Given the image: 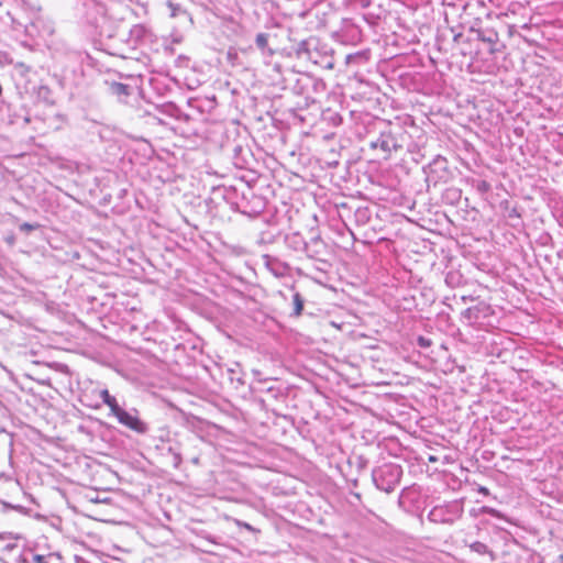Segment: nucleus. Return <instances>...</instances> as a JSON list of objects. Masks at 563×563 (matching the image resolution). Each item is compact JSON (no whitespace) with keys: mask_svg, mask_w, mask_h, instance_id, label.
<instances>
[{"mask_svg":"<svg viewBox=\"0 0 563 563\" xmlns=\"http://www.w3.org/2000/svg\"><path fill=\"white\" fill-rule=\"evenodd\" d=\"M252 374L255 377V382L260 385H265L271 380H276V378L263 376V373L260 369H253Z\"/></svg>","mask_w":563,"mask_h":563,"instance_id":"obj_20","label":"nucleus"},{"mask_svg":"<svg viewBox=\"0 0 563 563\" xmlns=\"http://www.w3.org/2000/svg\"><path fill=\"white\" fill-rule=\"evenodd\" d=\"M451 32L453 33V41H454L455 43H459V42H460V40H461V38H462V36H463V35H462V33H461V32L455 33L453 29H451Z\"/></svg>","mask_w":563,"mask_h":563,"instance_id":"obj_28","label":"nucleus"},{"mask_svg":"<svg viewBox=\"0 0 563 563\" xmlns=\"http://www.w3.org/2000/svg\"><path fill=\"white\" fill-rule=\"evenodd\" d=\"M427 174V183H432L434 186L439 183H448L451 177V170L449 168V162L445 157L437 155L427 167H424Z\"/></svg>","mask_w":563,"mask_h":563,"instance_id":"obj_7","label":"nucleus"},{"mask_svg":"<svg viewBox=\"0 0 563 563\" xmlns=\"http://www.w3.org/2000/svg\"><path fill=\"white\" fill-rule=\"evenodd\" d=\"M417 344L422 349H428L431 346L432 341L429 338H426L423 335H419L417 339Z\"/></svg>","mask_w":563,"mask_h":563,"instance_id":"obj_23","label":"nucleus"},{"mask_svg":"<svg viewBox=\"0 0 563 563\" xmlns=\"http://www.w3.org/2000/svg\"><path fill=\"white\" fill-rule=\"evenodd\" d=\"M478 492H479V493H482V494H484V495H488V494H489L488 488L483 487V486H482V487H479Z\"/></svg>","mask_w":563,"mask_h":563,"instance_id":"obj_30","label":"nucleus"},{"mask_svg":"<svg viewBox=\"0 0 563 563\" xmlns=\"http://www.w3.org/2000/svg\"><path fill=\"white\" fill-rule=\"evenodd\" d=\"M363 59V54L356 53V54H350L346 56V64H352L354 62Z\"/></svg>","mask_w":563,"mask_h":563,"instance_id":"obj_25","label":"nucleus"},{"mask_svg":"<svg viewBox=\"0 0 563 563\" xmlns=\"http://www.w3.org/2000/svg\"><path fill=\"white\" fill-rule=\"evenodd\" d=\"M113 92L117 95H129V87L121 82H114L112 85Z\"/></svg>","mask_w":563,"mask_h":563,"instance_id":"obj_22","label":"nucleus"},{"mask_svg":"<svg viewBox=\"0 0 563 563\" xmlns=\"http://www.w3.org/2000/svg\"><path fill=\"white\" fill-rule=\"evenodd\" d=\"M244 527L249 530H252V527L249 523H244Z\"/></svg>","mask_w":563,"mask_h":563,"instance_id":"obj_36","label":"nucleus"},{"mask_svg":"<svg viewBox=\"0 0 563 563\" xmlns=\"http://www.w3.org/2000/svg\"><path fill=\"white\" fill-rule=\"evenodd\" d=\"M177 349H178V351L181 349L184 352H186V350H187L186 345L179 344V343L177 345Z\"/></svg>","mask_w":563,"mask_h":563,"instance_id":"obj_33","label":"nucleus"},{"mask_svg":"<svg viewBox=\"0 0 563 563\" xmlns=\"http://www.w3.org/2000/svg\"><path fill=\"white\" fill-rule=\"evenodd\" d=\"M189 64V58L178 56V87L183 85L188 90H195L205 81V74Z\"/></svg>","mask_w":563,"mask_h":563,"instance_id":"obj_4","label":"nucleus"},{"mask_svg":"<svg viewBox=\"0 0 563 563\" xmlns=\"http://www.w3.org/2000/svg\"><path fill=\"white\" fill-rule=\"evenodd\" d=\"M303 303H305V300H303L302 296L299 292H295L292 295V306H294L292 316L299 317L301 314L302 309H303Z\"/></svg>","mask_w":563,"mask_h":563,"instance_id":"obj_14","label":"nucleus"},{"mask_svg":"<svg viewBox=\"0 0 563 563\" xmlns=\"http://www.w3.org/2000/svg\"><path fill=\"white\" fill-rule=\"evenodd\" d=\"M197 128L181 130L180 136L188 141L189 145L178 144V147H184L186 151L183 153L181 158L186 165H194L195 163L201 161L203 154L199 148V144L201 143V137L198 135Z\"/></svg>","mask_w":563,"mask_h":563,"instance_id":"obj_5","label":"nucleus"},{"mask_svg":"<svg viewBox=\"0 0 563 563\" xmlns=\"http://www.w3.org/2000/svg\"><path fill=\"white\" fill-rule=\"evenodd\" d=\"M184 222H185V224H186L187 227H190V224H189V223H188V221H187V218H184Z\"/></svg>","mask_w":563,"mask_h":563,"instance_id":"obj_37","label":"nucleus"},{"mask_svg":"<svg viewBox=\"0 0 563 563\" xmlns=\"http://www.w3.org/2000/svg\"><path fill=\"white\" fill-rule=\"evenodd\" d=\"M470 549H471L473 552L478 553V554H481V555L489 554V555H490V558H492V560H494V559H495V555H494L493 551H490V550L488 549V547H487L485 543H483V542L475 541V542H473L472 544H470Z\"/></svg>","mask_w":563,"mask_h":563,"instance_id":"obj_12","label":"nucleus"},{"mask_svg":"<svg viewBox=\"0 0 563 563\" xmlns=\"http://www.w3.org/2000/svg\"><path fill=\"white\" fill-rule=\"evenodd\" d=\"M472 31L476 32L477 38L479 41L487 43L489 45V53L494 54L497 51L495 46L499 41V35L494 29H472Z\"/></svg>","mask_w":563,"mask_h":563,"instance_id":"obj_9","label":"nucleus"},{"mask_svg":"<svg viewBox=\"0 0 563 563\" xmlns=\"http://www.w3.org/2000/svg\"><path fill=\"white\" fill-rule=\"evenodd\" d=\"M402 475V468L395 463H385L372 472V478L375 486L385 492L391 493L399 484Z\"/></svg>","mask_w":563,"mask_h":563,"instance_id":"obj_3","label":"nucleus"},{"mask_svg":"<svg viewBox=\"0 0 563 563\" xmlns=\"http://www.w3.org/2000/svg\"><path fill=\"white\" fill-rule=\"evenodd\" d=\"M294 49L298 58H306L313 63H318V60L313 57V53L311 52V40L300 41Z\"/></svg>","mask_w":563,"mask_h":563,"instance_id":"obj_10","label":"nucleus"},{"mask_svg":"<svg viewBox=\"0 0 563 563\" xmlns=\"http://www.w3.org/2000/svg\"><path fill=\"white\" fill-rule=\"evenodd\" d=\"M261 391H266L273 398L278 399L280 396H283V390L279 387L275 386H268L266 388H260Z\"/></svg>","mask_w":563,"mask_h":563,"instance_id":"obj_21","label":"nucleus"},{"mask_svg":"<svg viewBox=\"0 0 563 563\" xmlns=\"http://www.w3.org/2000/svg\"><path fill=\"white\" fill-rule=\"evenodd\" d=\"M271 37V34L268 33H258L255 37V44H256V47L264 54V55H267V56H273L274 55V49H272L269 46H268V40Z\"/></svg>","mask_w":563,"mask_h":563,"instance_id":"obj_11","label":"nucleus"},{"mask_svg":"<svg viewBox=\"0 0 563 563\" xmlns=\"http://www.w3.org/2000/svg\"><path fill=\"white\" fill-rule=\"evenodd\" d=\"M37 228H38V224H32V223H27V222H24L20 225V230L24 231V232H31L33 230H36Z\"/></svg>","mask_w":563,"mask_h":563,"instance_id":"obj_24","label":"nucleus"},{"mask_svg":"<svg viewBox=\"0 0 563 563\" xmlns=\"http://www.w3.org/2000/svg\"><path fill=\"white\" fill-rule=\"evenodd\" d=\"M33 563H48L44 555L35 554L32 559Z\"/></svg>","mask_w":563,"mask_h":563,"instance_id":"obj_26","label":"nucleus"},{"mask_svg":"<svg viewBox=\"0 0 563 563\" xmlns=\"http://www.w3.org/2000/svg\"><path fill=\"white\" fill-rule=\"evenodd\" d=\"M473 186L482 195L487 194L492 189L490 184L484 179L474 180Z\"/></svg>","mask_w":563,"mask_h":563,"instance_id":"obj_17","label":"nucleus"},{"mask_svg":"<svg viewBox=\"0 0 563 563\" xmlns=\"http://www.w3.org/2000/svg\"><path fill=\"white\" fill-rule=\"evenodd\" d=\"M369 218L371 216L368 208H358L355 211V219L360 224H366L369 221Z\"/></svg>","mask_w":563,"mask_h":563,"instance_id":"obj_15","label":"nucleus"},{"mask_svg":"<svg viewBox=\"0 0 563 563\" xmlns=\"http://www.w3.org/2000/svg\"><path fill=\"white\" fill-rule=\"evenodd\" d=\"M180 99L186 102L189 111H185L178 104V123L184 120L185 122L189 123L188 129L197 128L196 125L199 123L200 117L202 114V101L196 96L191 97L186 95H178V101Z\"/></svg>","mask_w":563,"mask_h":563,"instance_id":"obj_6","label":"nucleus"},{"mask_svg":"<svg viewBox=\"0 0 563 563\" xmlns=\"http://www.w3.org/2000/svg\"><path fill=\"white\" fill-rule=\"evenodd\" d=\"M509 218H519L520 217V213L518 212L517 208H512L510 211H509Z\"/></svg>","mask_w":563,"mask_h":563,"instance_id":"obj_29","label":"nucleus"},{"mask_svg":"<svg viewBox=\"0 0 563 563\" xmlns=\"http://www.w3.org/2000/svg\"><path fill=\"white\" fill-rule=\"evenodd\" d=\"M368 146L378 150L384 159L405 147L409 140L407 131L399 124L384 119H374L367 128Z\"/></svg>","mask_w":563,"mask_h":563,"instance_id":"obj_1","label":"nucleus"},{"mask_svg":"<svg viewBox=\"0 0 563 563\" xmlns=\"http://www.w3.org/2000/svg\"><path fill=\"white\" fill-rule=\"evenodd\" d=\"M184 241H185V243H186V244H185V245H181V244L178 242L177 247H178V249H184V250H186V251H189V245H188V244H189L190 242H194V238L191 236V238L189 239V241H187V240H186V238H184Z\"/></svg>","mask_w":563,"mask_h":563,"instance_id":"obj_27","label":"nucleus"},{"mask_svg":"<svg viewBox=\"0 0 563 563\" xmlns=\"http://www.w3.org/2000/svg\"><path fill=\"white\" fill-rule=\"evenodd\" d=\"M191 351L192 354L186 355L183 363L178 362V390L197 395L206 389L209 371L198 361L199 357H202L201 350L192 345Z\"/></svg>","mask_w":563,"mask_h":563,"instance_id":"obj_2","label":"nucleus"},{"mask_svg":"<svg viewBox=\"0 0 563 563\" xmlns=\"http://www.w3.org/2000/svg\"><path fill=\"white\" fill-rule=\"evenodd\" d=\"M453 277H454V275H453V274H451V273H450V274H448V275H446V279H445V280H446V283H448V284H452L451 278H453Z\"/></svg>","mask_w":563,"mask_h":563,"instance_id":"obj_32","label":"nucleus"},{"mask_svg":"<svg viewBox=\"0 0 563 563\" xmlns=\"http://www.w3.org/2000/svg\"><path fill=\"white\" fill-rule=\"evenodd\" d=\"M178 412L185 415V409L184 408H178Z\"/></svg>","mask_w":563,"mask_h":563,"instance_id":"obj_35","label":"nucleus"},{"mask_svg":"<svg viewBox=\"0 0 563 563\" xmlns=\"http://www.w3.org/2000/svg\"><path fill=\"white\" fill-rule=\"evenodd\" d=\"M100 396H101L103 402L109 407L111 412L113 410H115L117 407H119V404H118L117 399L113 396L110 395L108 389H102L100 391Z\"/></svg>","mask_w":563,"mask_h":563,"instance_id":"obj_13","label":"nucleus"},{"mask_svg":"<svg viewBox=\"0 0 563 563\" xmlns=\"http://www.w3.org/2000/svg\"><path fill=\"white\" fill-rule=\"evenodd\" d=\"M323 119L335 126L342 123V117L338 112H333L330 110L323 113Z\"/></svg>","mask_w":563,"mask_h":563,"instance_id":"obj_16","label":"nucleus"},{"mask_svg":"<svg viewBox=\"0 0 563 563\" xmlns=\"http://www.w3.org/2000/svg\"><path fill=\"white\" fill-rule=\"evenodd\" d=\"M111 413L118 419V421L121 424L125 426L126 428L139 433L145 432L146 426L136 415H133L124 410L120 406L117 407V409L113 410Z\"/></svg>","mask_w":563,"mask_h":563,"instance_id":"obj_8","label":"nucleus"},{"mask_svg":"<svg viewBox=\"0 0 563 563\" xmlns=\"http://www.w3.org/2000/svg\"><path fill=\"white\" fill-rule=\"evenodd\" d=\"M239 364L235 365L234 368H229L228 369V373H229V378L230 380L233 383V382H236L239 385H244V380L242 379L241 376H239Z\"/></svg>","mask_w":563,"mask_h":563,"instance_id":"obj_19","label":"nucleus"},{"mask_svg":"<svg viewBox=\"0 0 563 563\" xmlns=\"http://www.w3.org/2000/svg\"><path fill=\"white\" fill-rule=\"evenodd\" d=\"M13 242H14L13 238L8 239V243L13 244Z\"/></svg>","mask_w":563,"mask_h":563,"instance_id":"obj_34","label":"nucleus"},{"mask_svg":"<svg viewBox=\"0 0 563 563\" xmlns=\"http://www.w3.org/2000/svg\"><path fill=\"white\" fill-rule=\"evenodd\" d=\"M429 460H430L431 462H434V461H435V459H434L433 456H430V459H429Z\"/></svg>","mask_w":563,"mask_h":563,"instance_id":"obj_39","label":"nucleus"},{"mask_svg":"<svg viewBox=\"0 0 563 563\" xmlns=\"http://www.w3.org/2000/svg\"><path fill=\"white\" fill-rule=\"evenodd\" d=\"M463 317L468 321H475L479 318V308L478 307H470L463 311Z\"/></svg>","mask_w":563,"mask_h":563,"instance_id":"obj_18","label":"nucleus"},{"mask_svg":"<svg viewBox=\"0 0 563 563\" xmlns=\"http://www.w3.org/2000/svg\"><path fill=\"white\" fill-rule=\"evenodd\" d=\"M434 517H437V509L431 510V512L429 514V518L435 521L437 519H434Z\"/></svg>","mask_w":563,"mask_h":563,"instance_id":"obj_31","label":"nucleus"},{"mask_svg":"<svg viewBox=\"0 0 563 563\" xmlns=\"http://www.w3.org/2000/svg\"><path fill=\"white\" fill-rule=\"evenodd\" d=\"M264 258L266 260V262L269 260V256L268 255H264Z\"/></svg>","mask_w":563,"mask_h":563,"instance_id":"obj_38","label":"nucleus"}]
</instances>
